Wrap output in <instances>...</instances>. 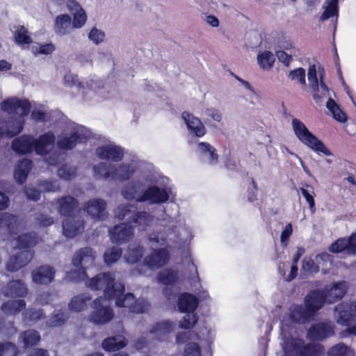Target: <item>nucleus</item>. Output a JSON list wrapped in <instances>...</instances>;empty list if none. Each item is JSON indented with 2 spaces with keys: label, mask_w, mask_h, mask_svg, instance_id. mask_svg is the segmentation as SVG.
I'll return each instance as SVG.
<instances>
[{
  "label": "nucleus",
  "mask_w": 356,
  "mask_h": 356,
  "mask_svg": "<svg viewBox=\"0 0 356 356\" xmlns=\"http://www.w3.org/2000/svg\"><path fill=\"white\" fill-rule=\"evenodd\" d=\"M322 300L315 294H309L305 298V306L293 305L283 320L281 327L283 356H321L323 347L320 344H305L302 339L295 337L290 328L292 323H305L309 321L316 312L322 307Z\"/></svg>",
  "instance_id": "nucleus-1"
},
{
  "label": "nucleus",
  "mask_w": 356,
  "mask_h": 356,
  "mask_svg": "<svg viewBox=\"0 0 356 356\" xmlns=\"http://www.w3.org/2000/svg\"><path fill=\"white\" fill-rule=\"evenodd\" d=\"M20 223L15 216L7 213H0V232L7 233L12 238L11 245L21 251L13 255L7 263V270L15 272L26 266L32 259L33 252L26 250L37 244L38 238L35 234L22 235L15 238L14 235L19 231Z\"/></svg>",
  "instance_id": "nucleus-2"
},
{
  "label": "nucleus",
  "mask_w": 356,
  "mask_h": 356,
  "mask_svg": "<svg viewBox=\"0 0 356 356\" xmlns=\"http://www.w3.org/2000/svg\"><path fill=\"white\" fill-rule=\"evenodd\" d=\"M307 76L309 85L315 102L317 104H320L324 98L328 97L326 107L333 118L340 122H346L347 119L346 115L332 99L328 88L323 81V70L321 67L316 65H310L308 69Z\"/></svg>",
  "instance_id": "nucleus-3"
},
{
  "label": "nucleus",
  "mask_w": 356,
  "mask_h": 356,
  "mask_svg": "<svg viewBox=\"0 0 356 356\" xmlns=\"http://www.w3.org/2000/svg\"><path fill=\"white\" fill-rule=\"evenodd\" d=\"M143 181L140 180L129 182L122 188L121 194L127 200H135L138 202H148L154 204L167 202L172 193L171 189L160 188L155 186L143 190Z\"/></svg>",
  "instance_id": "nucleus-4"
},
{
  "label": "nucleus",
  "mask_w": 356,
  "mask_h": 356,
  "mask_svg": "<svg viewBox=\"0 0 356 356\" xmlns=\"http://www.w3.org/2000/svg\"><path fill=\"white\" fill-rule=\"evenodd\" d=\"M192 237L191 232L188 228L182 227L177 230L172 227H165L162 232L149 234L148 243L152 248L159 246L181 248L187 245Z\"/></svg>",
  "instance_id": "nucleus-5"
},
{
  "label": "nucleus",
  "mask_w": 356,
  "mask_h": 356,
  "mask_svg": "<svg viewBox=\"0 0 356 356\" xmlns=\"http://www.w3.org/2000/svg\"><path fill=\"white\" fill-rule=\"evenodd\" d=\"M138 167V162L132 160L124 162L118 167L111 163H99L93 167L94 175L97 179H111L123 181L130 179Z\"/></svg>",
  "instance_id": "nucleus-6"
},
{
  "label": "nucleus",
  "mask_w": 356,
  "mask_h": 356,
  "mask_svg": "<svg viewBox=\"0 0 356 356\" xmlns=\"http://www.w3.org/2000/svg\"><path fill=\"white\" fill-rule=\"evenodd\" d=\"M56 204L59 213L65 218L63 222V234L68 238L75 236L83 229V222L74 215L77 202L72 197L67 196L58 200Z\"/></svg>",
  "instance_id": "nucleus-7"
},
{
  "label": "nucleus",
  "mask_w": 356,
  "mask_h": 356,
  "mask_svg": "<svg viewBox=\"0 0 356 356\" xmlns=\"http://www.w3.org/2000/svg\"><path fill=\"white\" fill-rule=\"evenodd\" d=\"M86 285L93 291H103V298H112L124 291V285L115 282L113 273H99L95 277L86 280Z\"/></svg>",
  "instance_id": "nucleus-8"
},
{
  "label": "nucleus",
  "mask_w": 356,
  "mask_h": 356,
  "mask_svg": "<svg viewBox=\"0 0 356 356\" xmlns=\"http://www.w3.org/2000/svg\"><path fill=\"white\" fill-rule=\"evenodd\" d=\"M95 254L90 248H86L76 252L72 259L74 269L67 272L65 279L70 282H80L86 277L85 267L91 266Z\"/></svg>",
  "instance_id": "nucleus-9"
},
{
  "label": "nucleus",
  "mask_w": 356,
  "mask_h": 356,
  "mask_svg": "<svg viewBox=\"0 0 356 356\" xmlns=\"http://www.w3.org/2000/svg\"><path fill=\"white\" fill-rule=\"evenodd\" d=\"M90 136V131L86 127L69 122L65 132L58 138L57 145L62 149H72L76 143H83Z\"/></svg>",
  "instance_id": "nucleus-10"
},
{
  "label": "nucleus",
  "mask_w": 356,
  "mask_h": 356,
  "mask_svg": "<svg viewBox=\"0 0 356 356\" xmlns=\"http://www.w3.org/2000/svg\"><path fill=\"white\" fill-rule=\"evenodd\" d=\"M291 126L295 136L304 145L316 152H321L326 156L331 154L330 152L326 148L324 144L309 131L306 125L301 120L297 118H293Z\"/></svg>",
  "instance_id": "nucleus-11"
},
{
  "label": "nucleus",
  "mask_w": 356,
  "mask_h": 356,
  "mask_svg": "<svg viewBox=\"0 0 356 356\" xmlns=\"http://www.w3.org/2000/svg\"><path fill=\"white\" fill-rule=\"evenodd\" d=\"M131 205H120L115 210V216L118 219L128 220L139 227L144 229L153 221L154 217L145 211L134 212L131 208Z\"/></svg>",
  "instance_id": "nucleus-12"
},
{
  "label": "nucleus",
  "mask_w": 356,
  "mask_h": 356,
  "mask_svg": "<svg viewBox=\"0 0 356 356\" xmlns=\"http://www.w3.org/2000/svg\"><path fill=\"white\" fill-rule=\"evenodd\" d=\"M110 298L100 297L92 305V312L90 320L95 324H104L113 318V312L110 307Z\"/></svg>",
  "instance_id": "nucleus-13"
},
{
  "label": "nucleus",
  "mask_w": 356,
  "mask_h": 356,
  "mask_svg": "<svg viewBox=\"0 0 356 356\" xmlns=\"http://www.w3.org/2000/svg\"><path fill=\"white\" fill-rule=\"evenodd\" d=\"M31 105L28 99L17 97H9L0 104L2 111L16 116H27Z\"/></svg>",
  "instance_id": "nucleus-14"
},
{
  "label": "nucleus",
  "mask_w": 356,
  "mask_h": 356,
  "mask_svg": "<svg viewBox=\"0 0 356 356\" xmlns=\"http://www.w3.org/2000/svg\"><path fill=\"white\" fill-rule=\"evenodd\" d=\"M63 84L70 88L76 87L83 95L93 94L99 87L98 83L94 77H89L80 81L77 75L71 72L65 74Z\"/></svg>",
  "instance_id": "nucleus-15"
},
{
  "label": "nucleus",
  "mask_w": 356,
  "mask_h": 356,
  "mask_svg": "<svg viewBox=\"0 0 356 356\" xmlns=\"http://www.w3.org/2000/svg\"><path fill=\"white\" fill-rule=\"evenodd\" d=\"M347 289L346 282L341 281L326 286L323 291L319 290L314 291L310 292V294H315V296H320L322 300L323 306L325 302L332 303L341 299L346 294Z\"/></svg>",
  "instance_id": "nucleus-16"
},
{
  "label": "nucleus",
  "mask_w": 356,
  "mask_h": 356,
  "mask_svg": "<svg viewBox=\"0 0 356 356\" xmlns=\"http://www.w3.org/2000/svg\"><path fill=\"white\" fill-rule=\"evenodd\" d=\"M200 337L193 331L181 332L177 334V343H185L184 356H201L198 341Z\"/></svg>",
  "instance_id": "nucleus-17"
},
{
  "label": "nucleus",
  "mask_w": 356,
  "mask_h": 356,
  "mask_svg": "<svg viewBox=\"0 0 356 356\" xmlns=\"http://www.w3.org/2000/svg\"><path fill=\"white\" fill-rule=\"evenodd\" d=\"M334 316L338 324L349 326L356 318V304L354 302H343L336 306Z\"/></svg>",
  "instance_id": "nucleus-18"
},
{
  "label": "nucleus",
  "mask_w": 356,
  "mask_h": 356,
  "mask_svg": "<svg viewBox=\"0 0 356 356\" xmlns=\"http://www.w3.org/2000/svg\"><path fill=\"white\" fill-rule=\"evenodd\" d=\"M123 292L124 291L118 294L117 297H112V298L116 300V306L129 308L131 312L135 313H143L148 310L149 304L145 300L139 299L136 300L132 293L125 294L121 298Z\"/></svg>",
  "instance_id": "nucleus-19"
},
{
  "label": "nucleus",
  "mask_w": 356,
  "mask_h": 356,
  "mask_svg": "<svg viewBox=\"0 0 356 356\" xmlns=\"http://www.w3.org/2000/svg\"><path fill=\"white\" fill-rule=\"evenodd\" d=\"M158 280L163 284L170 286L164 289L163 293L168 300L173 299L177 292V289L173 286L179 280L177 272L171 268L164 269L159 273Z\"/></svg>",
  "instance_id": "nucleus-20"
},
{
  "label": "nucleus",
  "mask_w": 356,
  "mask_h": 356,
  "mask_svg": "<svg viewBox=\"0 0 356 356\" xmlns=\"http://www.w3.org/2000/svg\"><path fill=\"white\" fill-rule=\"evenodd\" d=\"M96 154L101 159L117 162L122 160L124 152L121 147L113 142L107 141L96 149Z\"/></svg>",
  "instance_id": "nucleus-21"
},
{
  "label": "nucleus",
  "mask_w": 356,
  "mask_h": 356,
  "mask_svg": "<svg viewBox=\"0 0 356 356\" xmlns=\"http://www.w3.org/2000/svg\"><path fill=\"white\" fill-rule=\"evenodd\" d=\"M170 259V253L165 248L154 250L144 259L145 265L149 269H157L166 265Z\"/></svg>",
  "instance_id": "nucleus-22"
},
{
  "label": "nucleus",
  "mask_w": 356,
  "mask_h": 356,
  "mask_svg": "<svg viewBox=\"0 0 356 356\" xmlns=\"http://www.w3.org/2000/svg\"><path fill=\"white\" fill-rule=\"evenodd\" d=\"M333 253L345 252L348 255L356 254V233L349 238H341L334 242L329 248Z\"/></svg>",
  "instance_id": "nucleus-23"
},
{
  "label": "nucleus",
  "mask_w": 356,
  "mask_h": 356,
  "mask_svg": "<svg viewBox=\"0 0 356 356\" xmlns=\"http://www.w3.org/2000/svg\"><path fill=\"white\" fill-rule=\"evenodd\" d=\"M54 144L55 136L52 131H48L34 138V151L38 155L44 156L51 152Z\"/></svg>",
  "instance_id": "nucleus-24"
},
{
  "label": "nucleus",
  "mask_w": 356,
  "mask_h": 356,
  "mask_svg": "<svg viewBox=\"0 0 356 356\" xmlns=\"http://www.w3.org/2000/svg\"><path fill=\"white\" fill-rule=\"evenodd\" d=\"M109 236L113 243H124L134 236V229L131 225L122 223L110 229Z\"/></svg>",
  "instance_id": "nucleus-25"
},
{
  "label": "nucleus",
  "mask_w": 356,
  "mask_h": 356,
  "mask_svg": "<svg viewBox=\"0 0 356 356\" xmlns=\"http://www.w3.org/2000/svg\"><path fill=\"white\" fill-rule=\"evenodd\" d=\"M25 116L12 117L8 121L3 122L0 130L3 132L1 136L13 137L21 132L24 125Z\"/></svg>",
  "instance_id": "nucleus-26"
},
{
  "label": "nucleus",
  "mask_w": 356,
  "mask_h": 356,
  "mask_svg": "<svg viewBox=\"0 0 356 356\" xmlns=\"http://www.w3.org/2000/svg\"><path fill=\"white\" fill-rule=\"evenodd\" d=\"M175 323L168 321H163L153 325L149 330L152 339L159 341L165 339L168 334L173 332Z\"/></svg>",
  "instance_id": "nucleus-27"
},
{
  "label": "nucleus",
  "mask_w": 356,
  "mask_h": 356,
  "mask_svg": "<svg viewBox=\"0 0 356 356\" xmlns=\"http://www.w3.org/2000/svg\"><path fill=\"white\" fill-rule=\"evenodd\" d=\"M13 150L19 154H25L34 150V138L30 135H23L13 140Z\"/></svg>",
  "instance_id": "nucleus-28"
},
{
  "label": "nucleus",
  "mask_w": 356,
  "mask_h": 356,
  "mask_svg": "<svg viewBox=\"0 0 356 356\" xmlns=\"http://www.w3.org/2000/svg\"><path fill=\"white\" fill-rule=\"evenodd\" d=\"M182 119L188 129L197 137H202L206 134V129L201 120L188 112L182 113Z\"/></svg>",
  "instance_id": "nucleus-29"
},
{
  "label": "nucleus",
  "mask_w": 356,
  "mask_h": 356,
  "mask_svg": "<svg viewBox=\"0 0 356 356\" xmlns=\"http://www.w3.org/2000/svg\"><path fill=\"white\" fill-rule=\"evenodd\" d=\"M195 151L202 159L209 165H215L218 163V156L216 150L209 143L206 142L198 143Z\"/></svg>",
  "instance_id": "nucleus-30"
},
{
  "label": "nucleus",
  "mask_w": 356,
  "mask_h": 356,
  "mask_svg": "<svg viewBox=\"0 0 356 356\" xmlns=\"http://www.w3.org/2000/svg\"><path fill=\"white\" fill-rule=\"evenodd\" d=\"M55 270L50 266H42L32 272L33 282L39 284H47L54 278Z\"/></svg>",
  "instance_id": "nucleus-31"
},
{
  "label": "nucleus",
  "mask_w": 356,
  "mask_h": 356,
  "mask_svg": "<svg viewBox=\"0 0 356 356\" xmlns=\"http://www.w3.org/2000/svg\"><path fill=\"white\" fill-rule=\"evenodd\" d=\"M334 334L333 327L327 323L314 325L308 331V337L314 340H322Z\"/></svg>",
  "instance_id": "nucleus-32"
},
{
  "label": "nucleus",
  "mask_w": 356,
  "mask_h": 356,
  "mask_svg": "<svg viewBox=\"0 0 356 356\" xmlns=\"http://www.w3.org/2000/svg\"><path fill=\"white\" fill-rule=\"evenodd\" d=\"M106 209V202L102 199H93L86 203L84 210L94 219L100 220Z\"/></svg>",
  "instance_id": "nucleus-33"
},
{
  "label": "nucleus",
  "mask_w": 356,
  "mask_h": 356,
  "mask_svg": "<svg viewBox=\"0 0 356 356\" xmlns=\"http://www.w3.org/2000/svg\"><path fill=\"white\" fill-rule=\"evenodd\" d=\"M177 305L181 312H195L198 306V300L195 296L184 293L179 296Z\"/></svg>",
  "instance_id": "nucleus-34"
},
{
  "label": "nucleus",
  "mask_w": 356,
  "mask_h": 356,
  "mask_svg": "<svg viewBox=\"0 0 356 356\" xmlns=\"http://www.w3.org/2000/svg\"><path fill=\"white\" fill-rule=\"evenodd\" d=\"M72 19L70 15L63 14L55 18L54 31L59 35H65L70 33Z\"/></svg>",
  "instance_id": "nucleus-35"
},
{
  "label": "nucleus",
  "mask_w": 356,
  "mask_h": 356,
  "mask_svg": "<svg viewBox=\"0 0 356 356\" xmlns=\"http://www.w3.org/2000/svg\"><path fill=\"white\" fill-rule=\"evenodd\" d=\"M41 190H36L33 187H29L26 190V194L29 199L32 200H37L39 199L40 191H56L59 188L57 182L44 181L40 185Z\"/></svg>",
  "instance_id": "nucleus-36"
},
{
  "label": "nucleus",
  "mask_w": 356,
  "mask_h": 356,
  "mask_svg": "<svg viewBox=\"0 0 356 356\" xmlns=\"http://www.w3.org/2000/svg\"><path fill=\"white\" fill-rule=\"evenodd\" d=\"M127 344V340L123 336L108 337L102 342V348L108 352H113L123 348Z\"/></svg>",
  "instance_id": "nucleus-37"
},
{
  "label": "nucleus",
  "mask_w": 356,
  "mask_h": 356,
  "mask_svg": "<svg viewBox=\"0 0 356 356\" xmlns=\"http://www.w3.org/2000/svg\"><path fill=\"white\" fill-rule=\"evenodd\" d=\"M27 293V287L19 280L11 281L4 291L6 296L23 297Z\"/></svg>",
  "instance_id": "nucleus-38"
},
{
  "label": "nucleus",
  "mask_w": 356,
  "mask_h": 356,
  "mask_svg": "<svg viewBox=\"0 0 356 356\" xmlns=\"http://www.w3.org/2000/svg\"><path fill=\"white\" fill-rule=\"evenodd\" d=\"M31 161L23 159L15 167L14 177L18 183L22 184L26 179L29 170L31 168Z\"/></svg>",
  "instance_id": "nucleus-39"
},
{
  "label": "nucleus",
  "mask_w": 356,
  "mask_h": 356,
  "mask_svg": "<svg viewBox=\"0 0 356 356\" xmlns=\"http://www.w3.org/2000/svg\"><path fill=\"white\" fill-rule=\"evenodd\" d=\"M257 58L259 67L264 70L271 69L275 60L274 54L268 50L260 51Z\"/></svg>",
  "instance_id": "nucleus-40"
},
{
  "label": "nucleus",
  "mask_w": 356,
  "mask_h": 356,
  "mask_svg": "<svg viewBox=\"0 0 356 356\" xmlns=\"http://www.w3.org/2000/svg\"><path fill=\"white\" fill-rule=\"evenodd\" d=\"M40 340V334L35 330H27L19 337V342L23 343L25 348L36 345Z\"/></svg>",
  "instance_id": "nucleus-41"
},
{
  "label": "nucleus",
  "mask_w": 356,
  "mask_h": 356,
  "mask_svg": "<svg viewBox=\"0 0 356 356\" xmlns=\"http://www.w3.org/2000/svg\"><path fill=\"white\" fill-rule=\"evenodd\" d=\"M90 300V296L88 293L74 296L69 303V308L74 312H81L86 308L87 302Z\"/></svg>",
  "instance_id": "nucleus-42"
},
{
  "label": "nucleus",
  "mask_w": 356,
  "mask_h": 356,
  "mask_svg": "<svg viewBox=\"0 0 356 356\" xmlns=\"http://www.w3.org/2000/svg\"><path fill=\"white\" fill-rule=\"evenodd\" d=\"M26 306V302L23 300H13L5 302L1 306L2 311L10 315H14L23 309Z\"/></svg>",
  "instance_id": "nucleus-43"
},
{
  "label": "nucleus",
  "mask_w": 356,
  "mask_h": 356,
  "mask_svg": "<svg viewBox=\"0 0 356 356\" xmlns=\"http://www.w3.org/2000/svg\"><path fill=\"white\" fill-rule=\"evenodd\" d=\"M325 9L321 19L327 20L332 17H338V0H326L324 3Z\"/></svg>",
  "instance_id": "nucleus-44"
},
{
  "label": "nucleus",
  "mask_w": 356,
  "mask_h": 356,
  "mask_svg": "<svg viewBox=\"0 0 356 356\" xmlns=\"http://www.w3.org/2000/svg\"><path fill=\"white\" fill-rule=\"evenodd\" d=\"M143 254V248L140 245H131L124 255L126 262L134 264L137 262Z\"/></svg>",
  "instance_id": "nucleus-45"
},
{
  "label": "nucleus",
  "mask_w": 356,
  "mask_h": 356,
  "mask_svg": "<svg viewBox=\"0 0 356 356\" xmlns=\"http://www.w3.org/2000/svg\"><path fill=\"white\" fill-rule=\"evenodd\" d=\"M14 37L15 42L21 47L32 42L29 31L24 26L17 27L15 31Z\"/></svg>",
  "instance_id": "nucleus-46"
},
{
  "label": "nucleus",
  "mask_w": 356,
  "mask_h": 356,
  "mask_svg": "<svg viewBox=\"0 0 356 356\" xmlns=\"http://www.w3.org/2000/svg\"><path fill=\"white\" fill-rule=\"evenodd\" d=\"M68 318L67 312L61 310L56 311L47 321L46 325L49 327H56L63 325Z\"/></svg>",
  "instance_id": "nucleus-47"
},
{
  "label": "nucleus",
  "mask_w": 356,
  "mask_h": 356,
  "mask_svg": "<svg viewBox=\"0 0 356 356\" xmlns=\"http://www.w3.org/2000/svg\"><path fill=\"white\" fill-rule=\"evenodd\" d=\"M328 356H353V351L343 343H338L332 347L328 353Z\"/></svg>",
  "instance_id": "nucleus-48"
},
{
  "label": "nucleus",
  "mask_w": 356,
  "mask_h": 356,
  "mask_svg": "<svg viewBox=\"0 0 356 356\" xmlns=\"http://www.w3.org/2000/svg\"><path fill=\"white\" fill-rule=\"evenodd\" d=\"M31 49L35 56L49 55L55 50V46L52 43L44 44L36 43L31 47Z\"/></svg>",
  "instance_id": "nucleus-49"
},
{
  "label": "nucleus",
  "mask_w": 356,
  "mask_h": 356,
  "mask_svg": "<svg viewBox=\"0 0 356 356\" xmlns=\"http://www.w3.org/2000/svg\"><path fill=\"white\" fill-rule=\"evenodd\" d=\"M186 315L180 320L179 326L182 329L193 327L197 321V316L195 312H185Z\"/></svg>",
  "instance_id": "nucleus-50"
},
{
  "label": "nucleus",
  "mask_w": 356,
  "mask_h": 356,
  "mask_svg": "<svg viewBox=\"0 0 356 356\" xmlns=\"http://www.w3.org/2000/svg\"><path fill=\"white\" fill-rule=\"evenodd\" d=\"M121 255V249L117 247H114L110 250H108L104 253V261L107 265L112 264L116 262L120 258Z\"/></svg>",
  "instance_id": "nucleus-51"
},
{
  "label": "nucleus",
  "mask_w": 356,
  "mask_h": 356,
  "mask_svg": "<svg viewBox=\"0 0 356 356\" xmlns=\"http://www.w3.org/2000/svg\"><path fill=\"white\" fill-rule=\"evenodd\" d=\"M18 349L15 344L11 342L0 343V356H17Z\"/></svg>",
  "instance_id": "nucleus-52"
},
{
  "label": "nucleus",
  "mask_w": 356,
  "mask_h": 356,
  "mask_svg": "<svg viewBox=\"0 0 356 356\" xmlns=\"http://www.w3.org/2000/svg\"><path fill=\"white\" fill-rule=\"evenodd\" d=\"M316 261L319 266V268L324 272L332 266L331 255L327 252L321 253L316 257Z\"/></svg>",
  "instance_id": "nucleus-53"
},
{
  "label": "nucleus",
  "mask_w": 356,
  "mask_h": 356,
  "mask_svg": "<svg viewBox=\"0 0 356 356\" xmlns=\"http://www.w3.org/2000/svg\"><path fill=\"white\" fill-rule=\"evenodd\" d=\"M289 78L291 81H296L303 86H306L305 70L302 67L290 71Z\"/></svg>",
  "instance_id": "nucleus-54"
},
{
  "label": "nucleus",
  "mask_w": 356,
  "mask_h": 356,
  "mask_svg": "<svg viewBox=\"0 0 356 356\" xmlns=\"http://www.w3.org/2000/svg\"><path fill=\"white\" fill-rule=\"evenodd\" d=\"M24 321L26 323L33 324L40 320L44 315L41 309H29L24 314Z\"/></svg>",
  "instance_id": "nucleus-55"
},
{
  "label": "nucleus",
  "mask_w": 356,
  "mask_h": 356,
  "mask_svg": "<svg viewBox=\"0 0 356 356\" xmlns=\"http://www.w3.org/2000/svg\"><path fill=\"white\" fill-rule=\"evenodd\" d=\"M302 270L307 274H314L319 271V266L311 258H305L302 261Z\"/></svg>",
  "instance_id": "nucleus-56"
},
{
  "label": "nucleus",
  "mask_w": 356,
  "mask_h": 356,
  "mask_svg": "<svg viewBox=\"0 0 356 356\" xmlns=\"http://www.w3.org/2000/svg\"><path fill=\"white\" fill-rule=\"evenodd\" d=\"M74 19L72 26L75 29H80L83 27L87 20V15L83 9H79V11L73 13Z\"/></svg>",
  "instance_id": "nucleus-57"
},
{
  "label": "nucleus",
  "mask_w": 356,
  "mask_h": 356,
  "mask_svg": "<svg viewBox=\"0 0 356 356\" xmlns=\"http://www.w3.org/2000/svg\"><path fill=\"white\" fill-rule=\"evenodd\" d=\"M88 39L94 44H99L104 41L105 33L96 27H93L88 33Z\"/></svg>",
  "instance_id": "nucleus-58"
},
{
  "label": "nucleus",
  "mask_w": 356,
  "mask_h": 356,
  "mask_svg": "<svg viewBox=\"0 0 356 356\" xmlns=\"http://www.w3.org/2000/svg\"><path fill=\"white\" fill-rule=\"evenodd\" d=\"M33 120L38 122H44L48 119V113H46L43 106L34 108L31 113Z\"/></svg>",
  "instance_id": "nucleus-59"
},
{
  "label": "nucleus",
  "mask_w": 356,
  "mask_h": 356,
  "mask_svg": "<svg viewBox=\"0 0 356 356\" xmlns=\"http://www.w3.org/2000/svg\"><path fill=\"white\" fill-rule=\"evenodd\" d=\"M58 176L65 180L72 179L75 175V169L73 168L63 165L58 170Z\"/></svg>",
  "instance_id": "nucleus-60"
},
{
  "label": "nucleus",
  "mask_w": 356,
  "mask_h": 356,
  "mask_svg": "<svg viewBox=\"0 0 356 356\" xmlns=\"http://www.w3.org/2000/svg\"><path fill=\"white\" fill-rule=\"evenodd\" d=\"M204 113L207 116L211 118L213 121L220 122L222 120V113L217 108L209 107L205 109Z\"/></svg>",
  "instance_id": "nucleus-61"
},
{
  "label": "nucleus",
  "mask_w": 356,
  "mask_h": 356,
  "mask_svg": "<svg viewBox=\"0 0 356 356\" xmlns=\"http://www.w3.org/2000/svg\"><path fill=\"white\" fill-rule=\"evenodd\" d=\"M292 232V225L289 223L284 227L281 234L280 241L282 246L286 247L287 245L289 238L291 236Z\"/></svg>",
  "instance_id": "nucleus-62"
},
{
  "label": "nucleus",
  "mask_w": 356,
  "mask_h": 356,
  "mask_svg": "<svg viewBox=\"0 0 356 356\" xmlns=\"http://www.w3.org/2000/svg\"><path fill=\"white\" fill-rule=\"evenodd\" d=\"M276 56L280 62L282 63L286 66H288L292 60L291 56L289 55L282 50L276 51Z\"/></svg>",
  "instance_id": "nucleus-63"
},
{
  "label": "nucleus",
  "mask_w": 356,
  "mask_h": 356,
  "mask_svg": "<svg viewBox=\"0 0 356 356\" xmlns=\"http://www.w3.org/2000/svg\"><path fill=\"white\" fill-rule=\"evenodd\" d=\"M300 191L302 193V195L305 198L307 202L309 204L312 212L314 213L315 211V201L313 196L311 194H309L306 189L303 188L300 189Z\"/></svg>",
  "instance_id": "nucleus-64"
}]
</instances>
